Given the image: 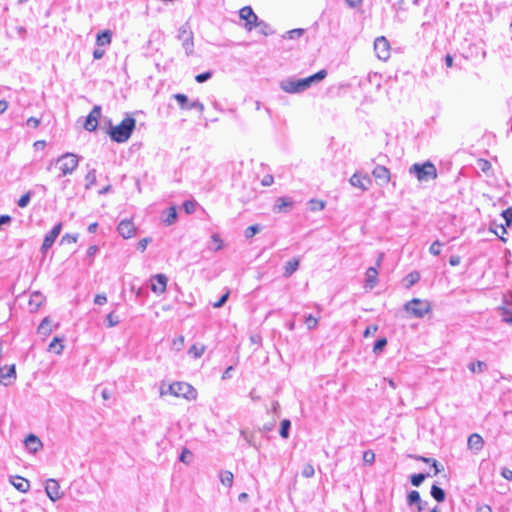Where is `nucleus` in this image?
<instances>
[{
    "instance_id": "1",
    "label": "nucleus",
    "mask_w": 512,
    "mask_h": 512,
    "mask_svg": "<svg viewBox=\"0 0 512 512\" xmlns=\"http://www.w3.org/2000/svg\"><path fill=\"white\" fill-rule=\"evenodd\" d=\"M326 76L327 71L325 69H322L317 73L303 79H298L295 77L283 79L280 82L279 86L281 90H283L286 93L298 94L310 88L313 83L323 80Z\"/></svg>"
},
{
    "instance_id": "2",
    "label": "nucleus",
    "mask_w": 512,
    "mask_h": 512,
    "mask_svg": "<svg viewBox=\"0 0 512 512\" xmlns=\"http://www.w3.org/2000/svg\"><path fill=\"white\" fill-rule=\"evenodd\" d=\"M135 125L136 120L131 116H127L116 126H113L110 122L108 134L114 142L124 143L130 138Z\"/></svg>"
},
{
    "instance_id": "3",
    "label": "nucleus",
    "mask_w": 512,
    "mask_h": 512,
    "mask_svg": "<svg viewBox=\"0 0 512 512\" xmlns=\"http://www.w3.org/2000/svg\"><path fill=\"white\" fill-rule=\"evenodd\" d=\"M409 174L415 176L419 182H428L438 176L436 166L429 160L411 165Z\"/></svg>"
},
{
    "instance_id": "4",
    "label": "nucleus",
    "mask_w": 512,
    "mask_h": 512,
    "mask_svg": "<svg viewBox=\"0 0 512 512\" xmlns=\"http://www.w3.org/2000/svg\"><path fill=\"white\" fill-rule=\"evenodd\" d=\"M56 163L60 165L61 174L58 177L72 174L79 164V157L74 153H64L57 158Z\"/></svg>"
},
{
    "instance_id": "5",
    "label": "nucleus",
    "mask_w": 512,
    "mask_h": 512,
    "mask_svg": "<svg viewBox=\"0 0 512 512\" xmlns=\"http://www.w3.org/2000/svg\"><path fill=\"white\" fill-rule=\"evenodd\" d=\"M405 310L415 317L422 318L430 310V305L426 301L414 298L405 304Z\"/></svg>"
},
{
    "instance_id": "6",
    "label": "nucleus",
    "mask_w": 512,
    "mask_h": 512,
    "mask_svg": "<svg viewBox=\"0 0 512 512\" xmlns=\"http://www.w3.org/2000/svg\"><path fill=\"white\" fill-rule=\"evenodd\" d=\"M172 97L177 101L180 109L182 110H192L196 109L200 113L204 111V105L198 99L192 102H189L188 97L182 93L173 94Z\"/></svg>"
},
{
    "instance_id": "7",
    "label": "nucleus",
    "mask_w": 512,
    "mask_h": 512,
    "mask_svg": "<svg viewBox=\"0 0 512 512\" xmlns=\"http://www.w3.org/2000/svg\"><path fill=\"white\" fill-rule=\"evenodd\" d=\"M374 51L380 60L386 61L390 57V44L384 36L375 39Z\"/></svg>"
},
{
    "instance_id": "8",
    "label": "nucleus",
    "mask_w": 512,
    "mask_h": 512,
    "mask_svg": "<svg viewBox=\"0 0 512 512\" xmlns=\"http://www.w3.org/2000/svg\"><path fill=\"white\" fill-rule=\"evenodd\" d=\"M173 388L175 390L176 397H183L187 400L196 399L197 392L196 390L188 383L185 382H175L173 383Z\"/></svg>"
},
{
    "instance_id": "9",
    "label": "nucleus",
    "mask_w": 512,
    "mask_h": 512,
    "mask_svg": "<svg viewBox=\"0 0 512 512\" xmlns=\"http://www.w3.org/2000/svg\"><path fill=\"white\" fill-rule=\"evenodd\" d=\"M45 492L53 502L59 500L63 496V493L60 491V485L55 479H48L46 481Z\"/></svg>"
},
{
    "instance_id": "10",
    "label": "nucleus",
    "mask_w": 512,
    "mask_h": 512,
    "mask_svg": "<svg viewBox=\"0 0 512 512\" xmlns=\"http://www.w3.org/2000/svg\"><path fill=\"white\" fill-rule=\"evenodd\" d=\"M61 229H62V224L58 223L45 235V238H44L42 246H41V250L43 252H46L48 249H50L52 247L56 238L59 236Z\"/></svg>"
},
{
    "instance_id": "11",
    "label": "nucleus",
    "mask_w": 512,
    "mask_h": 512,
    "mask_svg": "<svg viewBox=\"0 0 512 512\" xmlns=\"http://www.w3.org/2000/svg\"><path fill=\"white\" fill-rule=\"evenodd\" d=\"M101 115V107L99 105H95L89 115L86 118L84 123V128L89 131H95L98 125V118Z\"/></svg>"
},
{
    "instance_id": "12",
    "label": "nucleus",
    "mask_w": 512,
    "mask_h": 512,
    "mask_svg": "<svg viewBox=\"0 0 512 512\" xmlns=\"http://www.w3.org/2000/svg\"><path fill=\"white\" fill-rule=\"evenodd\" d=\"M349 183L353 187L359 188L362 191H366L369 189V186L371 184V179L368 175H362V174L356 172L350 177Z\"/></svg>"
},
{
    "instance_id": "13",
    "label": "nucleus",
    "mask_w": 512,
    "mask_h": 512,
    "mask_svg": "<svg viewBox=\"0 0 512 512\" xmlns=\"http://www.w3.org/2000/svg\"><path fill=\"white\" fill-rule=\"evenodd\" d=\"M168 278L165 274H156L151 278V290L160 295L165 292Z\"/></svg>"
},
{
    "instance_id": "14",
    "label": "nucleus",
    "mask_w": 512,
    "mask_h": 512,
    "mask_svg": "<svg viewBox=\"0 0 512 512\" xmlns=\"http://www.w3.org/2000/svg\"><path fill=\"white\" fill-rule=\"evenodd\" d=\"M16 379L15 365H5L0 368V383L10 385Z\"/></svg>"
},
{
    "instance_id": "15",
    "label": "nucleus",
    "mask_w": 512,
    "mask_h": 512,
    "mask_svg": "<svg viewBox=\"0 0 512 512\" xmlns=\"http://www.w3.org/2000/svg\"><path fill=\"white\" fill-rule=\"evenodd\" d=\"M118 233L124 238L129 239L136 233V227L131 220H122L117 226Z\"/></svg>"
},
{
    "instance_id": "16",
    "label": "nucleus",
    "mask_w": 512,
    "mask_h": 512,
    "mask_svg": "<svg viewBox=\"0 0 512 512\" xmlns=\"http://www.w3.org/2000/svg\"><path fill=\"white\" fill-rule=\"evenodd\" d=\"M373 177L379 181L380 185H386L390 181V171L382 165H377L372 171Z\"/></svg>"
},
{
    "instance_id": "17",
    "label": "nucleus",
    "mask_w": 512,
    "mask_h": 512,
    "mask_svg": "<svg viewBox=\"0 0 512 512\" xmlns=\"http://www.w3.org/2000/svg\"><path fill=\"white\" fill-rule=\"evenodd\" d=\"M24 443H25V446L28 449V451L31 452V453H36L43 446V444L40 441V439L37 436H35L34 434H29L26 437Z\"/></svg>"
},
{
    "instance_id": "18",
    "label": "nucleus",
    "mask_w": 512,
    "mask_h": 512,
    "mask_svg": "<svg viewBox=\"0 0 512 512\" xmlns=\"http://www.w3.org/2000/svg\"><path fill=\"white\" fill-rule=\"evenodd\" d=\"M293 206V201L288 197H279L274 204L273 211L276 213L287 212Z\"/></svg>"
},
{
    "instance_id": "19",
    "label": "nucleus",
    "mask_w": 512,
    "mask_h": 512,
    "mask_svg": "<svg viewBox=\"0 0 512 512\" xmlns=\"http://www.w3.org/2000/svg\"><path fill=\"white\" fill-rule=\"evenodd\" d=\"M10 482L19 492L26 493L30 489L29 481L20 476L11 477Z\"/></svg>"
},
{
    "instance_id": "20",
    "label": "nucleus",
    "mask_w": 512,
    "mask_h": 512,
    "mask_svg": "<svg viewBox=\"0 0 512 512\" xmlns=\"http://www.w3.org/2000/svg\"><path fill=\"white\" fill-rule=\"evenodd\" d=\"M366 287L374 288L377 284L378 270L376 267H369L365 273Z\"/></svg>"
},
{
    "instance_id": "21",
    "label": "nucleus",
    "mask_w": 512,
    "mask_h": 512,
    "mask_svg": "<svg viewBox=\"0 0 512 512\" xmlns=\"http://www.w3.org/2000/svg\"><path fill=\"white\" fill-rule=\"evenodd\" d=\"M467 444L470 449L479 451L483 448L484 441L479 434L474 433L469 436Z\"/></svg>"
},
{
    "instance_id": "22",
    "label": "nucleus",
    "mask_w": 512,
    "mask_h": 512,
    "mask_svg": "<svg viewBox=\"0 0 512 512\" xmlns=\"http://www.w3.org/2000/svg\"><path fill=\"white\" fill-rule=\"evenodd\" d=\"M298 268H299V259L292 258L285 264L283 276L286 278L290 277L294 272H296L298 270Z\"/></svg>"
},
{
    "instance_id": "23",
    "label": "nucleus",
    "mask_w": 512,
    "mask_h": 512,
    "mask_svg": "<svg viewBox=\"0 0 512 512\" xmlns=\"http://www.w3.org/2000/svg\"><path fill=\"white\" fill-rule=\"evenodd\" d=\"M44 300V297L39 292H34L29 300V308L30 311H36L41 306L42 302Z\"/></svg>"
},
{
    "instance_id": "24",
    "label": "nucleus",
    "mask_w": 512,
    "mask_h": 512,
    "mask_svg": "<svg viewBox=\"0 0 512 512\" xmlns=\"http://www.w3.org/2000/svg\"><path fill=\"white\" fill-rule=\"evenodd\" d=\"M112 33L109 30H105L97 34L96 44L98 46H106L111 43Z\"/></svg>"
},
{
    "instance_id": "25",
    "label": "nucleus",
    "mask_w": 512,
    "mask_h": 512,
    "mask_svg": "<svg viewBox=\"0 0 512 512\" xmlns=\"http://www.w3.org/2000/svg\"><path fill=\"white\" fill-rule=\"evenodd\" d=\"M239 17L246 22L249 21L251 18L254 19V21L258 20V16L254 13L252 8L250 6H244L239 10Z\"/></svg>"
},
{
    "instance_id": "26",
    "label": "nucleus",
    "mask_w": 512,
    "mask_h": 512,
    "mask_svg": "<svg viewBox=\"0 0 512 512\" xmlns=\"http://www.w3.org/2000/svg\"><path fill=\"white\" fill-rule=\"evenodd\" d=\"M64 349L63 338L55 337L49 344V351L55 354H61Z\"/></svg>"
},
{
    "instance_id": "27",
    "label": "nucleus",
    "mask_w": 512,
    "mask_h": 512,
    "mask_svg": "<svg viewBox=\"0 0 512 512\" xmlns=\"http://www.w3.org/2000/svg\"><path fill=\"white\" fill-rule=\"evenodd\" d=\"M182 47L185 50L187 56H190L194 52V41L193 34H187V37L182 40Z\"/></svg>"
},
{
    "instance_id": "28",
    "label": "nucleus",
    "mask_w": 512,
    "mask_h": 512,
    "mask_svg": "<svg viewBox=\"0 0 512 512\" xmlns=\"http://www.w3.org/2000/svg\"><path fill=\"white\" fill-rule=\"evenodd\" d=\"M430 493H431V496L437 502H443L445 500V497H446L445 491L436 484L432 485Z\"/></svg>"
},
{
    "instance_id": "29",
    "label": "nucleus",
    "mask_w": 512,
    "mask_h": 512,
    "mask_svg": "<svg viewBox=\"0 0 512 512\" xmlns=\"http://www.w3.org/2000/svg\"><path fill=\"white\" fill-rule=\"evenodd\" d=\"M468 369L472 373H482L487 370V364L484 361L478 360L476 362H471L468 365Z\"/></svg>"
},
{
    "instance_id": "30",
    "label": "nucleus",
    "mask_w": 512,
    "mask_h": 512,
    "mask_svg": "<svg viewBox=\"0 0 512 512\" xmlns=\"http://www.w3.org/2000/svg\"><path fill=\"white\" fill-rule=\"evenodd\" d=\"M219 478H220V482L226 486V487H231L233 485V479H234V476L232 474V472L230 471H221L220 472V475H219Z\"/></svg>"
},
{
    "instance_id": "31",
    "label": "nucleus",
    "mask_w": 512,
    "mask_h": 512,
    "mask_svg": "<svg viewBox=\"0 0 512 512\" xmlns=\"http://www.w3.org/2000/svg\"><path fill=\"white\" fill-rule=\"evenodd\" d=\"M420 493L416 490H412L407 495V505L416 506L421 501Z\"/></svg>"
},
{
    "instance_id": "32",
    "label": "nucleus",
    "mask_w": 512,
    "mask_h": 512,
    "mask_svg": "<svg viewBox=\"0 0 512 512\" xmlns=\"http://www.w3.org/2000/svg\"><path fill=\"white\" fill-rule=\"evenodd\" d=\"M38 332L44 336L49 335L52 332L50 327V319L45 317L38 327Z\"/></svg>"
},
{
    "instance_id": "33",
    "label": "nucleus",
    "mask_w": 512,
    "mask_h": 512,
    "mask_svg": "<svg viewBox=\"0 0 512 512\" xmlns=\"http://www.w3.org/2000/svg\"><path fill=\"white\" fill-rule=\"evenodd\" d=\"M290 427H291L290 420L284 419L281 421L279 434L282 438L287 439L289 437Z\"/></svg>"
},
{
    "instance_id": "34",
    "label": "nucleus",
    "mask_w": 512,
    "mask_h": 512,
    "mask_svg": "<svg viewBox=\"0 0 512 512\" xmlns=\"http://www.w3.org/2000/svg\"><path fill=\"white\" fill-rule=\"evenodd\" d=\"M204 352L205 346L198 344L192 345L188 351L189 355L193 356L194 358H200L204 354Z\"/></svg>"
},
{
    "instance_id": "35",
    "label": "nucleus",
    "mask_w": 512,
    "mask_h": 512,
    "mask_svg": "<svg viewBox=\"0 0 512 512\" xmlns=\"http://www.w3.org/2000/svg\"><path fill=\"white\" fill-rule=\"evenodd\" d=\"M86 180V189H90L96 183V170L94 168L90 169L85 176Z\"/></svg>"
},
{
    "instance_id": "36",
    "label": "nucleus",
    "mask_w": 512,
    "mask_h": 512,
    "mask_svg": "<svg viewBox=\"0 0 512 512\" xmlns=\"http://www.w3.org/2000/svg\"><path fill=\"white\" fill-rule=\"evenodd\" d=\"M500 314H501L503 322H505L507 324H512V310H510L506 307H501Z\"/></svg>"
},
{
    "instance_id": "37",
    "label": "nucleus",
    "mask_w": 512,
    "mask_h": 512,
    "mask_svg": "<svg viewBox=\"0 0 512 512\" xmlns=\"http://www.w3.org/2000/svg\"><path fill=\"white\" fill-rule=\"evenodd\" d=\"M176 218H177L176 209L174 207H170L168 209L167 216L164 219V223L166 225H171V224H173L175 222Z\"/></svg>"
},
{
    "instance_id": "38",
    "label": "nucleus",
    "mask_w": 512,
    "mask_h": 512,
    "mask_svg": "<svg viewBox=\"0 0 512 512\" xmlns=\"http://www.w3.org/2000/svg\"><path fill=\"white\" fill-rule=\"evenodd\" d=\"M386 345H387L386 338L383 337V338L378 339L373 346V352L376 355L380 354Z\"/></svg>"
},
{
    "instance_id": "39",
    "label": "nucleus",
    "mask_w": 512,
    "mask_h": 512,
    "mask_svg": "<svg viewBox=\"0 0 512 512\" xmlns=\"http://www.w3.org/2000/svg\"><path fill=\"white\" fill-rule=\"evenodd\" d=\"M261 226L258 224L247 227L244 231V235L247 239L252 238L255 234L260 232Z\"/></svg>"
},
{
    "instance_id": "40",
    "label": "nucleus",
    "mask_w": 512,
    "mask_h": 512,
    "mask_svg": "<svg viewBox=\"0 0 512 512\" xmlns=\"http://www.w3.org/2000/svg\"><path fill=\"white\" fill-rule=\"evenodd\" d=\"M106 322H107V327L111 328V327H115L116 325H118L120 320H119V317L117 315H115V312L112 311L106 316Z\"/></svg>"
},
{
    "instance_id": "41",
    "label": "nucleus",
    "mask_w": 512,
    "mask_h": 512,
    "mask_svg": "<svg viewBox=\"0 0 512 512\" xmlns=\"http://www.w3.org/2000/svg\"><path fill=\"white\" fill-rule=\"evenodd\" d=\"M258 27H259V32L264 36H268V35H271L274 33L271 26L263 20H260Z\"/></svg>"
},
{
    "instance_id": "42",
    "label": "nucleus",
    "mask_w": 512,
    "mask_h": 512,
    "mask_svg": "<svg viewBox=\"0 0 512 512\" xmlns=\"http://www.w3.org/2000/svg\"><path fill=\"white\" fill-rule=\"evenodd\" d=\"M426 478V474L418 473L413 474L410 478L411 484L415 487H419Z\"/></svg>"
},
{
    "instance_id": "43",
    "label": "nucleus",
    "mask_w": 512,
    "mask_h": 512,
    "mask_svg": "<svg viewBox=\"0 0 512 512\" xmlns=\"http://www.w3.org/2000/svg\"><path fill=\"white\" fill-rule=\"evenodd\" d=\"M311 211H321L325 208V202L322 200L312 199L309 202Z\"/></svg>"
},
{
    "instance_id": "44",
    "label": "nucleus",
    "mask_w": 512,
    "mask_h": 512,
    "mask_svg": "<svg viewBox=\"0 0 512 512\" xmlns=\"http://www.w3.org/2000/svg\"><path fill=\"white\" fill-rule=\"evenodd\" d=\"M419 280H420V274L416 271L409 273L405 278V281L407 282L408 287L414 285Z\"/></svg>"
},
{
    "instance_id": "45",
    "label": "nucleus",
    "mask_w": 512,
    "mask_h": 512,
    "mask_svg": "<svg viewBox=\"0 0 512 512\" xmlns=\"http://www.w3.org/2000/svg\"><path fill=\"white\" fill-rule=\"evenodd\" d=\"M31 197H32L31 191H28L27 193L22 195L17 202L18 206L21 208H25L29 204Z\"/></svg>"
},
{
    "instance_id": "46",
    "label": "nucleus",
    "mask_w": 512,
    "mask_h": 512,
    "mask_svg": "<svg viewBox=\"0 0 512 512\" xmlns=\"http://www.w3.org/2000/svg\"><path fill=\"white\" fill-rule=\"evenodd\" d=\"M305 324L309 330H312L317 327L318 319L312 316L311 314L305 316Z\"/></svg>"
},
{
    "instance_id": "47",
    "label": "nucleus",
    "mask_w": 512,
    "mask_h": 512,
    "mask_svg": "<svg viewBox=\"0 0 512 512\" xmlns=\"http://www.w3.org/2000/svg\"><path fill=\"white\" fill-rule=\"evenodd\" d=\"M192 453L189 449L184 448L180 454L179 460L185 464H189L191 462Z\"/></svg>"
},
{
    "instance_id": "48",
    "label": "nucleus",
    "mask_w": 512,
    "mask_h": 512,
    "mask_svg": "<svg viewBox=\"0 0 512 512\" xmlns=\"http://www.w3.org/2000/svg\"><path fill=\"white\" fill-rule=\"evenodd\" d=\"M315 474V470H314V467L312 464L308 463V464H305L303 469H302V475L305 477V478H311L313 477Z\"/></svg>"
},
{
    "instance_id": "49",
    "label": "nucleus",
    "mask_w": 512,
    "mask_h": 512,
    "mask_svg": "<svg viewBox=\"0 0 512 512\" xmlns=\"http://www.w3.org/2000/svg\"><path fill=\"white\" fill-rule=\"evenodd\" d=\"M304 34V29L298 28V29H292L290 31L286 32V38L294 39L299 38Z\"/></svg>"
},
{
    "instance_id": "50",
    "label": "nucleus",
    "mask_w": 512,
    "mask_h": 512,
    "mask_svg": "<svg viewBox=\"0 0 512 512\" xmlns=\"http://www.w3.org/2000/svg\"><path fill=\"white\" fill-rule=\"evenodd\" d=\"M442 246V243L439 241V240H436L434 241L430 248H429V252L434 255V256H438L440 255L441 253V250H440V247Z\"/></svg>"
},
{
    "instance_id": "51",
    "label": "nucleus",
    "mask_w": 512,
    "mask_h": 512,
    "mask_svg": "<svg viewBox=\"0 0 512 512\" xmlns=\"http://www.w3.org/2000/svg\"><path fill=\"white\" fill-rule=\"evenodd\" d=\"M363 461L365 464L371 465L375 461V454L372 450H366L363 453Z\"/></svg>"
},
{
    "instance_id": "52",
    "label": "nucleus",
    "mask_w": 512,
    "mask_h": 512,
    "mask_svg": "<svg viewBox=\"0 0 512 512\" xmlns=\"http://www.w3.org/2000/svg\"><path fill=\"white\" fill-rule=\"evenodd\" d=\"M478 167L480 170L484 173H488L491 170V163L488 160L485 159H479L478 160Z\"/></svg>"
},
{
    "instance_id": "53",
    "label": "nucleus",
    "mask_w": 512,
    "mask_h": 512,
    "mask_svg": "<svg viewBox=\"0 0 512 512\" xmlns=\"http://www.w3.org/2000/svg\"><path fill=\"white\" fill-rule=\"evenodd\" d=\"M212 241L216 244V247L213 248L214 251H219L223 248V241L220 238V235L217 233H214L211 236Z\"/></svg>"
},
{
    "instance_id": "54",
    "label": "nucleus",
    "mask_w": 512,
    "mask_h": 512,
    "mask_svg": "<svg viewBox=\"0 0 512 512\" xmlns=\"http://www.w3.org/2000/svg\"><path fill=\"white\" fill-rule=\"evenodd\" d=\"M211 77H212V72L206 71V72L196 75L195 80L198 83H204L207 80H209Z\"/></svg>"
},
{
    "instance_id": "55",
    "label": "nucleus",
    "mask_w": 512,
    "mask_h": 512,
    "mask_svg": "<svg viewBox=\"0 0 512 512\" xmlns=\"http://www.w3.org/2000/svg\"><path fill=\"white\" fill-rule=\"evenodd\" d=\"M502 217L505 219L506 225L512 224V207L507 208L502 212Z\"/></svg>"
},
{
    "instance_id": "56",
    "label": "nucleus",
    "mask_w": 512,
    "mask_h": 512,
    "mask_svg": "<svg viewBox=\"0 0 512 512\" xmlns=\"http://www.w3.org/2000/svg\"><path fill=\"white\" fill-rule=\"evenodd\" d=\"M187 34H193V33H192V31L188 30L186 25H183L179 28L177 37L179 40L182 41L183 39H185V37H187Z\"/></svg>"
},
{
    "instance_id": "57",
    "label": "nucleus",
    "mask_w": 512,
    "mask_h": 512,
    "mask_svg": "<svg viewBox=\"0 0 512 512\" xmlns=\"http://www.w3.org/2000/svg\"><path fill=\"white\" fill-rule=\"evenodd\" d=\"M151 242V238L149 237H146V238H143L141 239L138 243H137V249L141 252H144L147 248V245Z\"/></svg>"
},
{
    "instance_id": "58",
    "label": "nucleus",
    "mask_w": 512,
    "mask_h": 512,
    "mask_svg": "<svg viewBox=\"0 0 512 512\" xmlns=\"http://www.w3.org/2000/svg\"><path fill=\"white\" fill-rule=\"evenodd\" d=\"M183 207L185 209V211L190 214V213H193L196 209V202L194 201H185L183 203Z\"/></svg>"
},
{
    "instance_id": "59",
    "label": "nucleus",
    "mask_w": 512,
    "mask_h": 512,
    "mask_svg": "<svg viewBox=\"0 0 512 512\" xmlns=\"http://www.w3.org/2000/svg\"><path fill=\"white\" fill-rule=\"evenodd\" d=\"M41 124V119L36 117H30L26 121V125L31 128H37Z\"/></svg>"
},
{
    "instance_id": "60",
    "label": "nucleus",
    "mask_w": 512,
    "mask_h": 512,
    "mask_svg": "<svg viewBox=\"0 0 512 512\" xmlns=\"http://www.w3.org/2000/svg\"><path fill=\"white\" fill-rule=\"evenodd\" d=\"M228 297H229V291H227L224 295H222V296L220 297V299H219L217 302H215V303L213 304V307H214V308H220V307H222V306L226 303V301H227Z\"/></svg>"
},
{
    "instance_id": "61",
    "label": "nucleus",
    "mask_w": 512,
    "mask_h": 512,
    "mask_svg": "<svg viewBox=\"0 0 512 512\" xmlns=\"http://www.w3.org/2000/svg\"><path fill=\"white\" fill-rule=\"evenodd\" d=\"M377 330H378V326L377 325H369L365 329V331L363 333V336L364 337H369L371 335H374L377 332Z\"/></svg>"
},
{
    "instance_id": "62",
    "label": "nucleus",
    "mask_w": 512,
    "mask_h": 512,
    "mask_svg": "<svg viewBox=\"0 0 512 512\" xmlns=\"http://www.w3.org/2000/svg\"><path fill=\"white\" fill-rule=\"evenodd\" d=\"M260 23V20L254 21L253 18H251L249 21L245 23V28L249 31H251L253 28L258 27Z\"/></svg>"
},
{
    "instance_id": "63",
    "label": "nucleus",
    "mask_w": 512,
    "mask_h": 512,
    "mask_svg": "<svg viewBox=\"0 0 512 512\" xmlns=\"http://www.w3.org/2000/svg\"><path fill=\"white\" fill-rule=\"evenodd\" d=\"M107 302V297L105 294H97L94 298V303L97 305H103Z\"/></svg>"
},
{
    "instance_id": "64",
    "label": "nucleus",
    "mask_w": 512,
    "mask_h": 512,
    "mask_svg": "<svg viewBox=\"0 0 512 512\" xmlns=\"http://www.w3.org/2000/svg\"><path fill=\"white\" fill-rule=\"evenodd\" d=\"M501 476L505 478L506 480L511 481L512 480V470L508 469L507 467H503L501 469Z\"/></svg>"
}]
</instances>
